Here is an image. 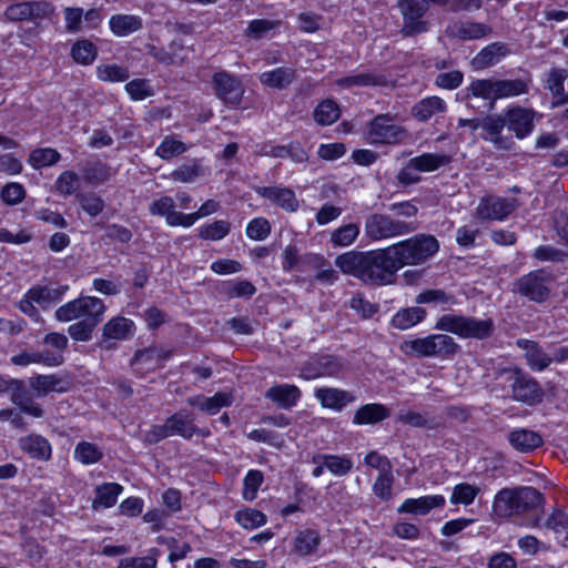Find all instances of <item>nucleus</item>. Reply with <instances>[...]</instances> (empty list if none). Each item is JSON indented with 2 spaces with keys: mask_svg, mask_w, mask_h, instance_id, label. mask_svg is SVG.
<instances>
[{
  "mask_svg": "<svg viewBox=\"0 0 568 568\" xmlns=\"http://www.w3.org/2000/svg\"><path fill=\"white\" fill-rule=\"evenodd\" d=\"M335 264L344 274L366 284H390L399 271L390 246L368 252H346L335 258Z\"/></svg>",
  "mask_w": 568,
  "mask_h": 568,
  "instance_id": "obj_1",
  "label": "nucleus"
},
{
  "mask_svg": "<svg viewBox=\"0 0 568 568\" xmlns=\"http://www.w3.org/2000/svg\"><path fill=\"white\" fill-rule=\"evenodd\" d=\"M540 115L532 109L514 106L505 114H491L481 120V129L489 135V141L498 150L510 151L515 146L513 136L503 135L505 126L519 140L527 138L535 129V120Z\"/></svg>",
  "mask_w": 568,
  "mask_h": 568,
  "instance_id": "obj_2",
  "label": "nucleus"
},
{
  "mask_svg": "<svg viewBox=\"0 0 568 568\" xmlns=\"http://www.w3.org/2000/svg\"><path fill=\"white\" fill-rule=\"evenodd\" d=\"M530 80L524 79H476L467 87V98H481L488 101V110L495 108L499 99H507L526 94L529 90Z\"/></svg>",
  "mask_w": 568,
  "mask_h": 568,
  "instance_id": "obj_3",
  "label": "nucleus"
},
{
  "mask_svg": "<svg viewBox=\"0 0 568 568\" xmlns=\"http://www.w3.org/2000/svg\"><path fill=\"white\" fill-rule=\"evenodd\" d=\"M434 328L455 334L460 338L484 341L494 335L495 323L491 317L477 318L449 313L442 315L437 320Z\"/></svg>",
  "mask_w": 568,
  "mask_h": 568,
  "instance_id": "obj_4",
  "label": "nucleus"
},
{
  "mask_svg": "<svg viewBox=\"0 0 568 568\" xmlns=\"http://www.w3.org/2000/svg\"><path fill=\"white\" fill-rule=\"evenodd\" d=\"M460 345L447 334H430L426 337H419L405 341L400 345V351L418 358L436 357L442 359H453L459 352Z\"/></svg>",
  "mask_w": 568,
  "mask_h": 568,
  "instance_id": "obj_5",
  "label": "nucleus"
},
{
  "mask_svg": "<svg viewBox=\"0 0 568 568\" xmlns=\"http://www.w3.org/2000/svg\"><path fill=\"white\" fill-rule=\"evenodd\" d=\"M397 265H419L435 255L439 250L437 239L429 234H417L410 239L390 245Z\"/></svg>",
  "mask_w": 568,
  "mask_h": 568,
  "instance_id": "obj_6",
  "label": "nucleus"
},
{
  "mask_svg": "<svg viewBox=\"0 0 568 568\" xmlns=\"http://www.w3.org/2000/svg\"><path fill=\"white\" fill-rule=\"evenodd\" d=\"M418 225L383 213L369 214L364 224L366 237L381 241L413 233Z\"/></svg>",
  "mask_w": 568,
  "mask_h": 568,
  "instance_id": "obj_7",
  "label": "nucleus"
},
{
  "mask_svg": "<svg viewBox=\"0 0 568 568\" xmlns=\"http://www.w3.org/2000/svg\"><path fill=\"white\" fill-rule=\"evenodd\" d=\"M508 374L507 382H509L514 400L527 405H536L542 402L545 392L536 378L520 368L510 371Z\"/></svg>",
  "mask_w": 568,
  "mask_h": 568,
  "instance_id": "obj_8",
  "label": "nucleus"
},
{
  "mask_svg": "<svg viewBox=\"0 0 568 568\" xmlns=\"http://www.w3.org/2000/svg\"><path fill=\"white\" fill-rule=\"evenodd\" d=\"M551 282L549 272L536 270L520 276L515 283V291L531 302L542 303L550 295Z\"/></svg>",
  "mask_w": 568,
  "mask_h": 568,
  "instance_id": "obj_9",
  "label": "nucleus"
},
{
  "mask_svg": "<svg viewBox=\"0 0 568 568\" xmlns=\"http://www.w3.org/2000/svg\"><path fill=\"white\" fill-rule=\"evenodd\" d=\"M366 136L371 144H396L408 134L403 126L393 123L389 114H377L367 124Z\"/></svg>",
  "mask_w": 568,
  "mask_h": 568,
  "instance_id": "obj_10",
  "label": "nucleus"
},
{
  "mask_svg": "<svg viewBox=\"0 0 568 568\" xmlns=\"http://www.w3.org/2000/svg\"><path fill=\"white\" fill-rule=\"evenodd\" d=\"M136 327L132 320L124 316H115L109 320L102 327V334L95 346L102 351L118 348L119 341L131 339Z\"/></svg>",
  "mask_w": 568,
  "mask_h": 568,
  "instance_id": "obj_11",
  "label": "nucleus"
},
{
  "mask_svg": "<svg viewBox=\"0 0 568 568\" xmlns=\"http://www.w3.org/2000/svg\"><path fill=\"white\" fill-rule=\"evenodd\" d=\"M106 306L103 301L93 296H81L72 300L54 312V317L59 322H71L73 320H83L94 313H104Z\"/></svg>",
  "mask_w": 568,
  "mask_h": 568,
  "instance_id": "obj_12",
  "label": "nucleus"
},
{
  "mask_svg": "<svg viewBox=\"0 0 568 568\" xmlns=\"http://www.w3.org/2000/svg\"><path fill=\"white\" fill-rule=\"evenodd\" d=\"M172 356V349H166L159 345L135 351L130 365L135 374L144 375L149 372L163 368L165 361Z\"/></svg>",
  "mask_w": 568,
  "mask_h": 568,
  "instance_id": "obj_13",
  "label": "nucleus"
},
{
  "mask_svg": "<svg viewBox=\"0 0 568 568\" xmlns=\"http://www.w3.org/2000/svg\"><path fill=\"white\" fill-rule=\"evenodd\" d=\"M213 88L216 97L226 105H239L244 94L241 80L226 71L216 72L213 75Z\"/></svg>",
  "mask_w": 568,
  "mask_h": 568,
  "instance_id": "obj_14",
  "label": "nucleus"
},
{
  "mask_svg": "<svg viewBox=\"0 0 568 568\" xmlns=\"http://www.w3.org/2000/svg\"><path fill=\"white\" fill-rule=\"evenodd\" d=\"M165 420L170 436H180L186 440H191L195 435L202 438L211 436L209 428H200L194 424V414L191 412L179 410Z\"/></svg>",
  "mask_w": 568,
  "mask_h": 568,
  "instance_id": "obj_15",
  "label": "nucleus"
},
{
  "mask_svg": "<svg viewBox=\"0 0 568 568\" xmlns=\"http://www.w3.org/2000/svg\"><path fill=\"white\" fill-rule=\"evenodd\" d=\"M342 364L333 355H317L311 357L301 368L300 377L306 381L320 377H334L342 372Z\"/></svg>",
  "mask_w": 568,
  "mask_h": 568,
  "instance_id": "obj_16",
  "label": "nucleus"
},
{
  "mask_svg": "<svg viewBox=\"0 0 568 568\" xmlns=\"http://www.w3.org/2000/svg\"><path fill=\"white\" fill-rule=\"evenodd\" d=\"M52 12V8L44 1H26L10 4L6 11L4 17L9 21H34L38 19L48 18Z\"/></svg>",
  "mask_w": 568,
  "mask_h": 568,
  "instance_id": "obj_17",
  "label": "nucleus"
},
{
  "mask_svg": "<svg viewBox=\"0 0 568 568\" xmlns=\"http://www.w3.org/2000/svg\"><path fill=\"white\" fill-rule=\"evenodd\" d=\"M517 207L516 199L487 196L477 206V215L483 220H504Z\"/></svg>",
  "mask_w": 568,
  "mask_h": 568,
  "instance_id": "obj_18",
  "label": "nucleus"
},
{
  "mask_svg": "<svg viewBox=\"0 0 568 568\" xmlns=\"http://www.w3.org/2000/svg\"><path fill=\"white\" fill-rule=\"evenodd\" d=\"M335 84L341 89H353L388 87L393 82L385 73L365 70L338 78L335 80Z\"/></svg>",
  "mask_w": 568,
  "mask_h": 568,
  "instance_id": "obj_19",
  "label": "nucleus"
},
{
  "mask_svg": "<svg viewBox=\"0 0 568 568\" xmlns=\"http://www.w3.org/2000/svg\"><path fill=\"white\" fill-rule=\"evenodd\" d=\"M314 396L323 408L333 409L335 412L343 410L348 404L356 400V396L353 392L336 387L316 388Z\"/></svg>",
  "mask_w": 568,
  "mask_h": 568,
  "instance_id": "obj_20",
  "label": "nucleus"
},
{
  "mask_svg": "<svg viewBox=\"0 0 568 568\" xmlns=\"http://www.w3.org/2000/svg\"><path fill=\"white\" fill-rule=\"evenodd\" d=\"M233 395L226 392H217L213 396L207 397L203 394L190 396L186 398V404L195 407L206 415H216L221 408L229 407L233 404Z\"/></svg>",
  "mask_w": 568,
  "mask_h": 568,
  "instance_id": "obj_21",
  "label": "nucleus"
},
{
  "mask_svg": "<svg viewBox=\"0 0 568 568\" xmlns=\"http://www.w3.org/2000/svg\"><path fill=\"white\" fill-rule=\"evenodd\" d=\"M255 192L287 212H295L298 209V200L294 191L288 187L257 186Z\"/></svg>",
  "mask_w": 568,
  "mask_h": 568,
  "instance_id": "obj_22",
  "label": "nucleus"
},
{
  "mask_svg": "<svg viewBox=\"0 0 568 568\" xmlns=\"http://www.w3.org/2000/svg\"><path fill=\"white\" fill-rule=\"evenodd\" d=\"M516 345L525 351V358L531 371L542 372L550 366V354L538 342L519 338L516 341Z\"/></svg>",
  "mask_w": 568,
  "mask_h": 568,
  "instance_id": "obj_23",
  "label": "nucleus"
},
{
  "mask_svg": "<svg viewBox=\"0 0 568 568\" xmlns=\"http://www.w3.org/2000/svg\"><path fill=\"white\" fill-rule=\"evenodd\" d=\"M507 438L510 446L523 454L531 453L544 444L541 435L528 428L513 429Z\"/></svg>",
  "mask_w": 568,
  "mask_h": 568,
  "instance_id": "obj_24",
  "label": "nucleus"
},
{
  "mask_svg": "<svg viewBox=\"0 0 568 568\" xmlns=\"http://www.w3.org/2000/svg\"><path fill=\"white\" fill-rule=\"evenodd\" d=\"M10 387H12L11 402L17 405L22 413L37 418L43 416V409L33 402L32 396L24 387L23 381L11 379Z\"/></svg>",
  "mask_w": 568,
  "mask_h": 568,
  "instance_id": "obj_25",
  "label": "nucleus"
},
{
  "mask_svg": "<svg viewBox=\"0 0 568 568\" xmlns=\"http://www.w3.org/2000/svg\"><path fill=\"white\" fill-rule=\"evenodd\" d=\"M302 393L300 388L292 384H278L270 387L265 392V398L275 403L283 409L293 408L300 400Z\"/></svg>",
  "mask_w": 568,
  "mask_h": 568,
  "instance_id": "obj_26",
  "label": "nucleus"
},
{
  "mask_svg": "<svg viewBox=\"0 0 568 568\" xmlns=\"http://www.w3.org/2000/svg\"><path fill=\"white\" fill-rule=\"evenodd\" d=\"M447 32L459 40H477L493 33L488 24L475 21H458L448 27Z\"/></svg>",
  "mask_w": 568,
  "mask_h": 568,
  "instance_id": "obj_27",
  "label": "nucleus"
},
{
  "mask_svg": "<svg viewBox=\"0 0 568 568\" xmlns=\"http://www.w3.org/2000/svg\"><path fill=\"white\" fill-rule=\"evenodd\" d=\"M445 506V498L442 495L423 496L408 498L398 508L399 514H414L425 516L434 508Z\"/></svg>",
  "mask_w": 568,
  "mask_h": 568,
  "instance_id": "obj_28",
  "label": "nucleus"
},
{
  "mask_svg": "<svg viewBox=\"0 0 568 568\" xmlns=\"http://www.w3.org/2000/svg\"><path fill=\"white\" fill-rule=\"evenodd\" d=\"M390 410L383 404L369 403L358 407L353 416L352 423L356 426L375 425L388 418Z\"/></svg>",
  "mask_w": 568,
  "mask_h": 568,
  "instance_id": "obj_29",
  "label": "nucleus"
},
{
  "mask_svg": "<svg viewBox=\"0 0 568 568\" xmlns=\"http://www.w3.org/2000/svg\"><path fill=\"white\" fill-rule=\"evenodd\" d=\"M19 448L31 458L49 460L51 457V445L49 440L38 434H30L19 438Z\"/></svg>",
  "mask_w": 568,
  "mask_h": 568,
  "instance_id": "obj_30",
  "label": "nucleus"
},
{
  "mask_svg": "<svg viewBox=\"0 0 568 568\" xmlns=\"http://www.w3.org/2000/svg\"><path fill=\"white\" fill-rule=\"evenodd\" d=\"M322 542L320 532L315 529L306 528L297 530L293 542V552L306 557L315 554Z\"/></svg>",
  "mask_w": 568,
  "mask_h": 568,
  "instance_id": "obj_31",
  "label": "nucleus"
},
{
  "mask_svg": "<svg viewBox=\"0 0 568 568\" xmlns=\"http://www.w3.org/2000/svg\"><path fill=\"white\" fill-rule=\"evenodd\" d=\"M68 290V285L57 287L36 285L28 290V298L33 300L42 308H45L51 304L60 302Z\"/></svg>",
  "mask_w": 568,
  "mask_h": 568,
  "instance_id": "obj_32",
  "label": "nucleus"
},
{
  "mask_svg": "<svg viewBox=\"0 0 568 568\" xmlns=\"http://www.w3.org/2000/svg\"><path fill=\"white\" fill-rule=\"evenodd\" d=\"M104 313H94L68 327V334L77 342H89L95 327L102 322Z\"/></svg>",
  "mask_w": 568,
  "mask_h": 568,
  "instance_id": "obj_33",
  "label": "nucleus"
},
{
  "mask_svg": "<svg viewBox=\"0 0 568 568\" xmlns=\"http://www.w3.org/2000/svg\"><path fill=\"white\" fill-rule=\"evenodd\" d=\"M398 420L405 425L428 430H438L445 428V420L439 416H429L414 410L400 413Z\"/></svg>",
  "mask_w": 568,
  "mask_h": 568,
  "instance_id": "obj_34",
  "label": "nucleus"
},
{
  "mask_svg": "<svg viewBox=\"0 0 568 568\" xmlns=\"http://www.w3.org/2000/svg\"><path fill=\"white\" fill-rule=\"evenodd\" d=\"M515 499L518 515L537 509L544 504V495L534 487L515 488Z\"/></svg>",
  "mask_w": 568,
  "mask_h": 568,
  "instance_id": "obj_35",
  "label": "nucleus"
},
{
  "mask_svg": "<svg viewBox=\"0 0 568 568\" xmlns=\"http://www.w3.org/2000/svg\"><path fill=\"white\" fill-rule=\"evenodd\" d=\"M176 48L181 51H185V45L178 40H173L168 49L158 48L155 45L149 47V54L153 57L160 63L170 65V64H183L187 61L186 54L176 53Z\"/></svg>",
  "mask_w": 568,
  "mask_h": 568,
  "instance_id": "obj_36",
  "label": "nucleus"
},
{
  "mask_svg": "<svg viewBox=\"0 0 568 568\" xmlns=\"http://www.w3.org/2000/svg\"><path fill=\"white\" fill-rule=\"evenodd\" d=\"M446 109L445 101L434 95L418 101L412 109V115L419 122H426L433 115L445 112Z\"/></svg>",
  "mask_w": 568,
  "mask_h": 568,
  "instance_id": "obj_37",
  "label": "nucleus"
},
{
  "mask_svg": "<svg viewBox=\"0 0 568 568\" xmlns=\"http://www.w3.org/2000/svg\"><path fill=\"white\" fill-rule=\"evenodd\" d=\"M426 314V310L419 306L402 308L394 314L390 325L396 329L406 331L423 322Z\"/></svg>",
  "mask_w": 568,
  "mask_h": 568,
  "instance_id": "obj_38",
  "label": "nucleus"
},
{
  "mask_svg": "<svg viewBox=\"0 0 568 568\" xmlns=\"http://www.w3.org/2000/svg\"><path fill=\"white\" fill-rule=\"evenodd\" d=\"M109 26L116 37H126L143 27L142 19L133 14H113L110 18Z\"/></svg>",
  "mask_w": 568,
  "mask_h": 568,
  "instance_id": "obj_39",
  "label": "nucleus"
},
{
  "mask_svg": "<svg viewBox=\"0 0 568 568\" xmlns=\"http://www.w3.org/2000/svg\"><path fill=\"white\" fill-rule=\"evenodd\" d=\"M62 378L54 374L37 375L29 378V385L37 393L38 397H43L50 392H65L67 388L62 386Z\"/></svg>",
  "mask_w": 568,
  "mask_h": 568,
  "instance_id": "obj_40",
  "label": "nucleus"
},
{
  "mask_svg": "<svg viewBox=\"0 0 568 568\" xmlns=\"http://www.w3.org/2000/svg\"><path fill=\"white\" fill-rule=\"evenodd\" d=\"M296 78V71L292 68L280 67L271 71L263 72L260 81L271 88L284 89Z\"/></svg>",
  "mask_w": 568,
  "mask_h": 568,
  "instance_id": "obj_41",
  "label": "nucleus"
},
{
  "mask_svg": "<svg viewBox=\"0 0 568 568\" xmlns=\"http://www.w3.org/2000/svg\"><path fill=\"white\" fill-rule=\"evenodd\" d=\"M122 491L123 487L116 483H104L97 486L92 507L98 509L99 507L110 508L114 506Z\"/></svg>",
  "mask_w": 568,
  "mask_h": 568,
  "instance_id": "obj_42",
  "label": "nucleus"
},
{
  "mask_svg": "<svg viewBox=\"0 0 568 568\" xmlns=\"http://www.w3.org/2000/svg\"><path fill=\"white\" fill-rule=\"evenodd\" d=\"M494 513L501 518L518 515L515 488H504L497 493L493 503Z\"/></svg>",
  "mask_w": 568,
  "mask_h": 568,
  "instance_id": "obj_43",
  "label": "nucleus"
},
{
  "mask_svg": "<svg viewBox=\"0 0 568 568\" xmlns=\"http://www.w3.org/2000/svg\"><path fill=\"white\" fill-rule=\"evenodd\" d=\"M450 162L452 156L448 154L423 153L410 159V166L416 168L419 172H434Z\"/></svg>",
  "mask_w": 568,
  "mask_h": 568,
  "instance_id": "obj_44",
  "label": "nucleus"
},
{
  "mask_svg": "<svg viewBox=\"0 0 568 568\" xmlns=\"http://www.w3.org/2000/svg\"><path fill=\"white\" fill-rule=\"evenodd\" d=\"M97 55V45L88 39L77 40L71 48V57L78 64H92Z\"/></svg>",
  "mask_w": 568,
  "mask_h": 568,
  "instance_id": "obj_45",
  "label": "nucleus"
},
{
  "mask_svg": "<svg viewBox=\"0 0 568 568\" xmlns=\"http://www.w3.org/2000/svg\"><path fill=\"white\" fill-rule=\"evenodd\" d=\"M320 460H323L325 467L335 476H345L353 468V462L346 456L323 454L313 457V463Z\"/></svg>",
  "mask_w": 568,
  "mask_h": 568,
  "instance_id": "obj_46",
  "label": "nucleus"
},
{
  "mask_svg": "<svg viewBox=\"0 0 568 568\" xmlns=\"http://www.w3.org/2000/svg\"><path fill=\"white\" fill-rule=\"evenodd\" d=\"M204 175L203 166L197 159H193L183 163L171 173V179L181 183H192L197 178Z\"/></svg>",
  "mask_w": 568,
  "mask_h": 568,
  "instance_id": "obj_47",
  "label": "nucleus"
},
{
  "mask_svg": "<svg viewBox=\"0 0 568 568\" xmlns=\"http://www.w3.org/2000/svg\"><path fill=\"white\" fill-rule=\"evenodd\" d=\"M506 53L507 47L505 43L494 42L477 53V55L474 58V64L477 68H487L495 64L498 59L504 57Z\"/></svg>",
  "mask_w": 568,
  "mask_h": 568,
  "instance_id": "obj_48",
  "label": "nucleus"
},
{
  "mask_svg": "<svg viewBox=\"0 0 568 568\" xmlns=\"http://www.w3.org/2000/svg\"><path fill=\"white\" fill-rule=\"evenodd\" d=\"M393 484L392 470H388V468L382 469L373 484V494L381 500L388 501L393 498Z\"/></svg>",
  "mask_w": 568,
  "mask_h": 568,
  "instance_id": "obj_49",
  "label": "nucleus"
},
{
  "mask_svg": "<svg viewBox=\"0 0 568 568\" xmlns=\"http://www.w3.org/2000/svg\"><path fill=\"white\" fill-rule=\"evenodd\" d=\"M314 120L321 125H331L339 118V108L333 100L321 102L313 112Z\"/></svg>",
  "mask_w": 568,
  "mask_h": 568,
  "instance_id": "obj_50",
  "label": "nucleus"
},
{
  "mask_svg": "<svg viewBox=\"0 0 568 568\" xmlns=\"http://www.w3.org/2000/svg\"><path fill=\"white\" fill-rule=\"evenodd\" d=\"M160 555L161 550L159 548H151L146 556L122 558L118 568H156Z\"/></svg>",
  "mask_w": 568,
  "mask_h": 568,
  "instance_id": "obj_51",
  "label": "nucleus"
},
{
  "mask_svg": "<svg viewBox=\"0 0 568 568\" xmlns=\"http://www.w3.org/2000/svg\"><path fill=\"white\" fill-rule=\"evenodd\" d=\"M82 174L85 182L100 184L108 180L109 170L106 164L101 161H87L82 166Z\"/></svg>",
  "mask_w": 568,
  "mask_h": 568,
  "instance_id": "obj_52",
  "label": "nucleus"
},
{
  "mask_svg": "<svg viewBox=\"0 0 568 568\" xmlns=\"http://www.w3.org/2000/svg\"><path fill=\"white\" fill-rule=\"evenodd\" d=\"M102 457V450L93 443L83 440L75 446L74 458L84 465L95 464L100 462Z\"/></svg>",
  "mask_w": 568,
  "mask_h": 568,
  "instance_id": "obj_53",
  "label": "nucleus"
},
{
  "mask_svg": "<svg viewBox=\"0 0 568 568\" xmlns=\"http://www.w3.org/2000/svg\"><path fill=\"white\" fill-rule=\"evenodd\" d=\"M568 78V71L566 69L552 68L546 78V88L551 92L555 98H561L565 102V88L564 82Z\"/></svg>",
  "mask_w": 568,
  "mask_h": 568,
  "instance_id": "obj_54",
  "label": "nucleus"
},
{
  "mask_svg": "<svg viewBox=\"0 0 568 568\" xmlns=\"http://www.w3.org/2000/svg\"><path fill=\"white\" fill-rule=\"evenodd\" d=\"M264 481V475L258 469H251L244 476L242 497L246 501H253Z\"/></svg>",
  "mask_w": 568,
  "mask_h": 568,
  "instance_id": "obj_55",
  "label": "nucleus"
},
{
  "mask_svg": "<svg viewBox=\"0 0 568 568\" xmlns=\"http://www.w3.org/2000/svg\"><path fill=\"white\" fill-rule=\"evenodd\" d=\"M265 153L274 158H291L295 162H304L307 160V153L298 142H292L288 145L272 146L271 151H266Z\"/></svg>",
  "mask_w": 568,
  "mask_h": 568,
  "instance_id": "obj_56",
  "label": "nucleus"
},
{
  "mask_svg": "<svg viewBox=\"0 0 568 568\" xmlns=\"http://www.w3.org/2000/svg\"><path fill=\"white\" fill-rule=\"evenodd\" d=\"M235 520L245 529H254L266 524V515L253 508H244L235 513Z\"/></svg>",
  "mask_w": 568,
  "mask_h": 568,
  "instance_id": "obj_57",
  "label": "nucleus"
},
{
  "mask_svg": "<svg viewBox=\"0 0 568 568\" xmlns=\"http://www.w3.org/2000/svg\"><path fill=\"white\" fill-rule=\"evenodd\" d=\"M231 230V224L227 221L219 220L213 223L202 225L199 229V237L202 240L219 241L225 237Z\"/></svg>",
  "mask_w": 568,
  "mask_h": 568,
  "instance_id": "obj_58",
  "label": "nucleus"
},
{
  "mask_svg": "<svg viewBox=\"0 0 568 568\" xmlns=\"http://www.w3.org/2000/svg\"><path fill=\"white\" fill-rule=\"evenodd\" d=\"M187 151V146L173 135H166L155 150V154L163 160H170Z\"/></svg>",
  "mask_w": 568,
  "mask_h": 568,
  "instance_id": "obj_59",
  "label": "nucleus"
},
{
  "mask_svg": "<svg viewBox=\"0 0 568 568\" xmlns=\"http://www.w3.org/2000/svg\"><path fill=\"white\" fill-rule=\"evenodd\" d=\"M98 78L108 82H124L130 78L129 69L118 64H101L97 68Z\"/></svg>",
  "mask_w": 568,
  "mask_h": 568,
  "instance_id": "obj_60",
  "label": "nucleus"
},
{
  "mask_svg": "<svg viewBox=\"0 0 568 568\" xmlns=\"http://www.w3.org/2000/svg\"><path fill=\"white\" fill-rule=\"evenodd\" d=\"M60 153L51 148L36 149L29 156V163L34 169L55 164L60 160Z\"/></svg>",
  "mask_w": 568,
  "mask_h": 568,
  "instance_id": "obj_61",
  "label": "nucleus"
},
{
  "mask_svg": "<svg viewBox=\"0 0 568 568\" xmlns=\"http://www.w3.org/2000/svg\"><path fill=\"white\" fill-rule=\"evenodd\" d=\"M80 189V176L73 171H63L55 181V190L64 196L72 195Z\"/></svg>",
  "mask_w": 568,
  "mask_h": 568,
  "instance_id": "obj_62",
  "label": "nucleus"
},
{
  "mask_svg": "<svg viewBox=\"0 0 568 568\" xmlns=\"http://www.w3.org/2000/svg\"><path fill=\"white\" fill-rule=\"evenodd\" d=\"M77 200L82 207L91 216H98L104 210V201L101 196L93 192L79 193Z\"/></svg>",
  "mask_w": 568,
  "mask_h": 568,
  "instance_id": "obj_63",
  "label": "nucleus"
},
{
  "mask_svg": "<svg viewBox=\"0 0 568 568\" xmlns=\"http://www.w3.org/2000/svg\"><path fill=\"white\" fill-rule=\"evenodd\" d=\"M359 227L355 223L343 225L331 235V241L337 246H348L358 236Z\"/></svg>",
  "mask_w": 568,
  "mask_h": 568,
  "instance_id": "obj_64",
  "label": "nucleus"
}]
</instances>
